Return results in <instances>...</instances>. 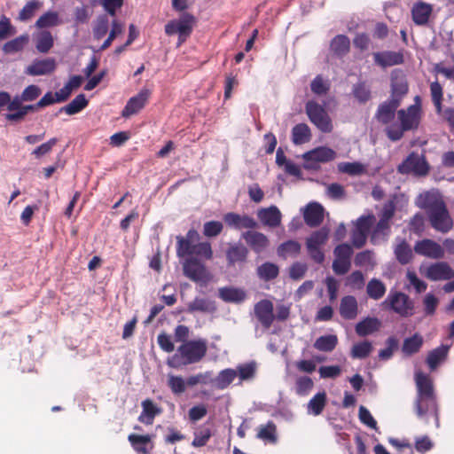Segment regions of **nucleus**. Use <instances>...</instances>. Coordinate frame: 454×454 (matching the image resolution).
<instances>
[{
	"label": "nucleus",
	"mask_w": 454,
	"mask_h": 454,
	"mask_svg": "<svg viewBox=\"0 0 454 454\" xmlns=\"http://www.w3.org/2000/svg\"><path fill=\"white\" fill-rule=\"evenodd\" d=\"M419 207L425 209L433 229L441 233H448L454 223L442 198L431 192L419 196Z\"/></svg>",
	"instance_id": "obj_1"
},
{
	"label": "nucleus",
	"mask_w": 454,
	"mask_h": 454,
	"mask_svg": "<svg viewBox=\"0 0 454 454\" xmlns=\"http://www.w3.org/2000/svg\"><path fill=\"white\" fill-rule=\"evenodd\" d=\"M207 351V343L204 339H197L182 343L167 364L174 369H180L189 364L200 362Z\"/></svg>",
	"instance_id": "obj_2"
},
{
	"label": "nucleus",
	"mask_w": 454,
	"mask_h": 454,
	"mask_svg": "<svg viewBox=\"0 0 454 454\" xmlns=\"http://www.w3.org/2000/svg\"><path fill=\"white\" fill-rule=\"evenodd\" d=\"M200 239L199 232L191 229L187 231L185 237L176 236V255L179 258L193 257L195 254L205 260H211L213 258V250L211 244L208 241L194 242Z\"/></svg>",
	"instance_id": "obj_3"
},
{
	"label": "nucleus",
	"mask_w": 454,
	"mask_h": 454,
	"mask_svg": "<svg viewBox=\"0 0 454 454\" xmlns=\"http://www.w3.org/2000/svg\"><path fill=\"white\" fill-rule=\"evenodd\" d=\"M397 118L400 125L391 124L385 129L387 137L391 141H398L403 137V133L409 130H414L419 128L421 114L419 105H411L406 109L397 111Z\"/></svg>",
	"instance_id": "obj_4"
},
{
	"label": "nucleus",
	"mask_w": 454,
	"mask_h": 454,
	"mask_svg": "<svg viewBox=\"0 0 454 454\" xmlns=\"http://www.w3.org/2000/svg\"><path fill=\"white\" fill-rule=\"evenodd\" d=\"M385 310L393 311L402 317H411L414 314V301L406 294L391 290L381 303Z\"/></svg>",
	"instance_id": "obj_5"
},
{
	"label": "nucleus",
	"mask_w": 454,
	"mask_h": 454,
	"mask_svg": "<svg viewBox=\"0 0 454 454\" xmlns=\"http://www.w3.org/2000/svg\"><path fill=\"white\" fill-rule=\"evenodd\" d=\"M395 202L394 200H387L383 204L380 213L379 214V221L372 230L371 235L372 242H376L380 238H387L391 231V220L395 216Z\"/></svg>",
	"instance_id": "obj_6"
},
{
	"label": "nucleus",
	"mask_w": 454,
	"mask_h": 454,
	"mask_svg": "<svg viewBox=\"0 0 454 454\" xmlns=\"http://www.w3.org/2000/svg\"><path fill=\"white\" fill-rule=\"evenodd\" d=\"M182 266L184 275L193 282L207 284L212 279L211 273L200 261V257H187Z\"/></svg>",
	"instance_id": "obj_7"
},
{
	"label": "nucleus",
	"mask_w": 454,
	"mask_h": 454,
	"mask_svg": "<svg viewBox=\"0 0 454 454\" xmlns=\"http://www.w3.org/2000/svg\"><path fill=\"white\" fill-rule=\"evenodd\" d=\"M194 24V16L188 12H184L179 19L173 20L165 26V32L168 35L177 34L178 45H180L190 36Z\"/></svg>",
	"instance_id": "obj_8"
},
{
	"label": "nucleus",
	"mask_w": 454,
	"mask_h": 454,
	"mask_svg": "<svg viewBox=\"0 0 454 454\" xmlns=\"http://www.w3.org/2000/svg\"><path fill=\"white\" fill-rule=\"evenodd\" d=\"M329 239V229L322 227L313 231L306 239V247L310 258L317 263L321 264L325 261V254L321 247L326 244Z\"/></svg>",
	"instance_id": "obj_9"
},
{
	"label": "nucleus",
	"mask_w": 454,
	"mask_h": 454,
	"mask_svg": "<svg viewBox=\"0 0 454 454\" xmlns=\"http://www.w3.org/2000/svg\"><path fill=\"white\" fill-rule=\"evenodd\" d=\"M305 110L309 121L320 131L329 133L333 130L331 118L324 106L315 101H309L306 103Z\"/></svg>",
	"instance_id": "obj_10"
},
{
	"label": "nucleus",
	"mask_w": 454,
	"mask_h": 454,
	"mask_svg": "<svg viewBox=\"0 0 454 454\" xmlns=\"http://www.w3.org/2000/svg\"><path fill=\"white\" fill-rule=\"evenodd\" d=\"M397 170L401 174H413L416 176H425L429 172V164L423 154L412 152L398 166Z\"/></svg>",
	"instance_id": "obj_11"
},
{
	"label": "nucleus",
	"mask_w": 454,
	"mask_h": 454,
	"mask_svg": "<svg viewBox=\"0 0 454 454\" xmlns=\"http://www.w3.org/2000/svg\"><path fill=\"white\" fill-rule=\"evenodd\" d=\"M352 254V246L348 243H342L335 247L333 249L334 260L332 267L336 275H345L349 271Z\"/></svg>",
	"instance_id": "obj_12"
},
{
	"label": "nucleus",
	"mask_w": 454,
	"mask_h": 454,
	"mask_svg": "<svg viewBox=\"0 0 454 454\" xmlns=\"http://www.w3.org/2000/svg\"><path fill=\"white\" fill-rule=\"evenodd\" d=\"M6 106L8 113L5 119L12 124L24 121V104H20L18 98H12L6 91H0V107Z\"/></svg>",
	"instance_id": "obj_13"
},
{
	"label": "nucleus",
	"mask_w": 454,
	"mask_h": 454,
	"mask_svg": "<svg viewBox=\"0 0 454 454\" xmlns=\"http://www.w3.org/2000/svg\"><path fill=\"white\" fill-rule=\"evenodd\" d=\"M415 382L417 387L418 406L419 410L420 403L423 400H427L433 403V396H434V385L430 377L423 372H417L415 374Z\"/></svg>",
	"instance_id": "obj_14"
},
{
	"label": "nucleus",
	"mask_w": 454,
	"mask_h": 454,
	"mask_svg": "<svg viewBox=\"0 0 454 454\" xmlns=\"http://www.w3.org/2000/svg\"><path fill=\"white\" fill-rule=\"evenodd\" d=\"M414 251L419 255L432 259H442L444 256V249L436 241L430 239H424L417 241Z\"/></svg>",
	"instance_id": "obj_15"
},
{
	"label": "nucleus",
	"mask_w": 454,
	"mask_h": 454,
	"mask_svg": "<svg viewBox=\"0 0 454 454\" xmlns=\"http://www.w3.org/2000/svg\"><path fill=\"white\" fill-rule=\"evenodd\" d=\"M151 91L148 89H142L136 96L130 98L124 106L121 116L129 118L131 115L137 114L146 105Z\"/></svg>",
	"instance_id": "obj_16"
},
{
	"label": "nucleus",
	"mask_w": 454,
	"mask_h": 454,
	"mask_svg": "<svg viewBox=\"0 0 454 454\" xmlns=\"http://www.w3.org/2000/svg\"><path fill=\"white\" fill-rule=\"evenodd\" d=\"M223 221L229 227L236 230H255L258 227V223L252 216L247 215H239L234 212L225 214L223 215Z\"/></svg>",
	"instance_id": "obj_17"
},
{
	"label": "nucleus",
	"mask_w": 454,
	"mask_h": 454,
	"mask_svg": "<svg viewBox=\"0 0 454 454\" xmlns=\"http://www.w3.org/2000/svg\"><path fill=\"white\" fill-rule=\"evenodd\" d=\"M241 238L255 254L262 253L270 246L268 237L265 234L254 230L244 231L241 234Z\"/></svg>",
	"instance_id": "obj_18"
},
{
	"label": "nucleus",
	"mask_w": 454,
	"mask_h": 454,
	"mask_svg": "<svg viewBox=\"0 0 454 454\" xmlns=\"http://www.w3.org/2000/svg\"><path fill=\"white\" fill-rule=\"evenodd\" d=\"M336 153L325 146H319L303 153L302 158L306 162L305 168H310L312 165L309 162H328L334 160Z\"/></svg>",
	"instance_id": "obj_19"
},
{
	"label": "nucleus",
	"mask_w": 454,
	"mask_h": 454,
	"mask_svg": "<svg viewBox=\"0 0 454 454\" xmlns=\"http://www.w3.org/2000/svg\"><path fill=\"white\" fill-rule=\"evenodd\" d=\"M273 309V303L267 299H263L254 305L255 317L266 329L271 326L275 319Z\"/></svg>",
	"instance_id": "obj_20"
},
{
	"label": "nucleus",
	"mask_w": 454,
	"mask_h": 454,
	"mask_svg": "<svg viewBox=\"0 0 454 454\" xmlns=\"http://www.w3.org/2000/svg\"><path fill=\"white\" fill-rule=\"evenodd\" d=\"M425 276L432 280H449L454 277V270L445 262L432 263L427 268Z\"/></svg>",
	"instance_id": "obj_21"
},
{
	"label": "nucleus",
	"mask_w": 454,
	"mask_h": 454,
	"mask_svg": "<svg viewBox=\"0 0 454 454\" xmlns=\"http://www.w3.org/2000/svg\"><path fill=\"white\" fill-rule=\"evenodd\" d=\"M408 92V83L405 75L402 71L395 70L391 74V97L392 99H398L401 103L402 98Z\"/></svg>",
	"instance_id": "obj_22"
},
{
	"label": "nucleus",
	"mask_w": 454,
	"mask_h": 454,
	"mask_svg": "<svg viewBox=\"0 0 454 454\" xmlns=\"http://www.w3.org/2000/svg\"><path fill=\"white\" fill-rule=\"evenodd\" d=\"M401 103L398 99L389 98L388 100L380 104L375 114V117L379 122L382 124H388L395 117L396 109Z\"/></svg>",
	"instance_id": "obj_23"
},
{
	"label": "nucleus",
	"mask_w": 454,
	"mask_h": 454,
	"mask_svg": "<svg viewBox=\"0 0 454 454\" xmlns=\"http://www.w3.org/2000/svg\"><path fill=\"white\" fill-rule=\"evenodd\" d=\"M303 218L305 223L315 228L319 226L324 220V208L317 202L309 203L304 209Z\"/></svg>",
	"instance_id": "obj_24"
},
{
	"label": "nucleus",
	"mask_w": 454,
	"mask_h": 454,
	"mask_svg": "<svg viewBox=\"0 0 454 454\" xmlns=\"http://www.w3.org/2000/svg\"><path fill=\"white\" fill-rule=\"evenodd\" d=\"M249 251L241 243L231 244L226 250V261L229 266H234L236 263H244L247 260Z\"/></svg>",
	"instance_id": "obj_25"
},
{
	"label": "nucleus",
	"mask_w": 454,
	"mask_h": 454,
	"mask_svg": "<svg viewBox=\"0 0 454 454\" xmlns=\"http://www.w3.org/2000/svg\"><path fill=\"white\" fill-rule=\"evenodd\" d=\"M433 12V6L430 4L419 1L411 8L412 20L416 25L424 26L429 21Z\"/></svg>",
	"instance_id": "obj_26"
},
{
	"label": "nucleus",
	"mask_w": 454,
	"mask_h": 454,
	"mask_svg": "<svg viewBox=\"0 0 454 454\" xmlns=\"http://www.w3.org/2000/svg\"><path fill=\"white\" fill-rule=\"evenodd\" d=\"M128 440L137 454H151L153 444L152 443V437L150 434L140 435L130 434L128 436Z\"/></svg>",
	"instance_id": "obj_27"
},
{
	"label": "nucleus",
	"mask_w": 454,
	"mask_h": 454,
	"mask_svg": "<svg viewBox=\"0 0 454 454\" xmlns=\"http://www.w3.org/2000/svg\"><path fill=\"white\" fill-rule=\"evenodd\" d=\"M339 312L342 318L346 320H353L358 314V304L355 296L346 295L341 298Z\"/></svg>",
	"instance_id": "obj_28"
},
{
	"label": "nucleus",
	"mask_w": 454,
	"mask_h": 454,
	"mask_svg": "<svg viewBox=\"0 0 454 454\" xmlns=\"http://www.w3.org/2000/svg\"><path fill=\"white\" fill-rule=\"evenodd\" d=\"M257 215L261 222L266 226L275 228L281 223V212L276 206L262 208Z\"/></svg>",
	"instance_id": "obj_29"
},
{
	"label": "nucleus",
	"mask_w": 454,
	"mask_h": 454,
	"mask_svg": "<svg viewBox=\"0 0 454 454\" xmlns=\"http://www.w3.org/2000/svg\"><path fill=\"white\" fill-rule=\"evenodd\" d=\"M381 322L377 317H366L356 325L355 330L358 336L364 337L378 332Z\"/></svg>",
	"instance_id": "obj_30"
},
{
	"label": "nucleus",
	"mask_w": 454,
	"mask_h": 454,
	"mask_svg": "<svg viewBox=\"0 0 454 454\" xmlns=\"http://www.w3.org/2000/svg\"><path fill=\"white\" fill-rule=\"evenodd\" d=\"M56 64L54 59H44L35 61L26 69V74L29 75H44L54 71Z\"/></svg>",
	"instance_id": "obj_31"
},
{
	"label": "nucleus",
	"mask_w": 454,
	"mask_h": 454,
	"mask_svg": "<svg viewBox=\"0 0 454 454\" xmlns=\"http://www.w3.org/2000/svg\"><path fill=\"white\" fill-rule=\"evenodd\" d=\"M142 413L138 420L145 425H152L154 418L161 413V409L158 407L151 399H145L142 402Z\"/></svg>",
	"instance_id": "obj_32"
},
{
	"label": "nucleus",
	"mask_w": 454,
	"mask_h": 454,
	"mask_svg": "<svg viewBox=\"0 0 454 454\" xmlns=\"http://www.w3.org/2000/svg\"><path fill=\"white\" fill-rule=\"evenodd\" d=\"M215 310L216 306L215 301L202 297H196L187 305V312L189 313H214Z\"/></svg>",
	"instance_id": "obj_33"
},
{
	"label": "nucleus",
	"mask_w": 454,
	"mask_h": 454,
	"mask_svg": "<svg viewBox=\"0 0 454 454\" xmlns=\"http://www.w3.org/2000/svg\"><path fill=\"white\" fill-rule=\"evenodd\" d=\"M237 377V372L234 369L228 368L222 370L213 380V387L219 390L227 388Z\"/></svg>",
	"instance_id": "obj_34"
},
{
	"label": "nucleus",
	"mask_w": 454,
	"mask_h": 454,
	"mask_svg": "<svg viewBox=\"0 0 454 454\" xmlns=\"http://www.w3.org/2000/svg\"><path fill=\"white\" fill-rule=\"evenodd\" d=\"M449 346L441 345L436 348L431 350L427 357V364L431 371H434L437 366L445 360L448 356Z\"/></svg>",
	"instance_id": "obj_35"
},
{
	"label": "nucleus",
	"mask_w": 454,
	"mask_h": 454,
	"mask_svg": "<svg viewBox=\"0 0 454 454\" xmlns=\"http://www.w3.org/2000/svg\"><path fill=\"white\" fill-rule=\"evenodd\" d=\"M423 343V337L419 333H416L403 340L402 351L406 356H412L420 350Z\"/></svg>",
	"instance_id": "obj_36"
},
{
	"label": "nucleus",
	"mask_w": 454,
	"mask_h": 454,
	"mask_svg": "<svg viewBox=\"0 0 454 454\" xmlns=\"http://www.w3.org/2000/svg\"><path fill=\"white\" fill-rule=\"evenodd\" d=\"M311 139V131L306 123H299L292 129V141L294 145H303Z\"/></svg>",
	"instance_id": "obj_37"
},
{
	"label": "nucleus",
	"mask_w": 454,
	"mask_h": 454,
	"mask_svg": "<svg viewBox=\"0 0 454 454\" xmlns=\"http://www.w3.org/2000/svg\"><path fill=\"white\" fill-rule=\"evenodd\" d=\"M257 276L263 281H271L278 278L279 274V268L277 264L266 262L256 269Z\"/></svg>",
	"instance_id": "obj_38"
},
{
	"label": "nucleus",
	"mask_w": 454,
	"mask_h": 454,
	"mask_svg": "<svg viewBox=\"0 0 454 454\" xmlns=\"http://www.w3.org/2000/svg\"><path fill=\"white\" fill-rule=\"evenodd\" d=\"M219 297L226 302H241L246 298V293L239 288L223 287L219 289Z\"/></svg>",
	"instance_id": "obj_39"
},
{
	"label": "nucleus",
	"mask_w": 454,
	"mask_h": 454,
	"mask_svg": "<svg viewBox=\"0 0 454 454\" xmlns=\"http://www.w3.org/2000/svg\"><path fill=\"white\" fill-rule=\"evenodd\" d=\"M301 246L296 240H287L280 244L277 249L278 255L281 258H287L288 256L295 257L301 252Z\"/></svg>",
	"instance_id": "obj_40"
},
{
	"label": "nucleus",
	"mask_w": 454,
	"mask_h": 454,
	"mask_svg": "<svg viewBox=\"0 0 454 454\" xmlns=\"http://www.w3.org/2000/svg\"><path fill=\"white\" fill-rule=\"evenodd\" d=\"M326 394L325 391L317 393L308 403V412L314 416L320 415L326 405Z\"/></svg>",
	"instance_id": "obj_41"
},
{
	"label": "nucleus",
	"mask_w": 454,
	"mask_h": 454,
	"mask_svg": "<svg viewBox=\"0 0 454 454\" xmlns=\"http://www.w3.org/2000/svg\"><path fill=\"white\" fill-rule=\"evenodd\" d=\"M387 287L385 284L378 279L372 278L366 286V293L369 298L379 301L386 294Z\"/></svg>",
	"instance_id": "obj_42"
},
{
	"label": "nucleus",
	"mask_w": 454,
	"mask_h": 454,
	"mask_svg": "<svg viewBox=\"0 0 454 454\" xmlns=\"http://www.w3.org/2000/svg\"><path fill=\"white\" fill-rule=\"evenodd\" d=\"M89 104L84 94L77 95L69 104L61 107L59 113L65 112L69 115L78 114L84 109Z\"/></svg>",
	"instance_id": "obj_43"
},
{
	"label": "nucleus",
	"mask_w": 454,
	"mask_h": 454,
	"mask_svg": "<svg viewBox=\"0 0 454 454\" xmlns=\"http://www.w3.org/2000/svg\"><path fill=\"white\" fill-rule=\"evenodd\" d=\"M338 344V338L336 335L328 334L318 337L314 342V348L319 351L331 352Z\"/></svg>",
	"instance_id": "obj_44"
},
{
	"label": "nucleus",
	"mask_w": 454,
	"mask_h": 454,
	"mask_svg": "<svg viewBox=\"0 0 454 454\" xmlns=\"http://www.w3.org/2000/svg\"><path fill=\"white\" fill-rule=\"evenodd\" d=\"M57 102L58 100L55 94H52V92L49 91L37 103L33 105H24V120L26 119V116L28 113L35 112L40 108H43Z\"/></svg>",
	"instance_id": "obj_45"
},
{
	"label": "nucleus",
	"mask_w": 454,
	"mask_h": 454,
	"mask_svg": "<svg viewBox=\"0 0 454 454\" xmlns=\"http://www.w3.org/2000/svg\"><path fill=\"white\" fill-rule=\"evenodd\" d=\"M396 260L403 265L409 263L412 259V251L406 240L403 239L395 247Z\"/></svg>",
	"instance_id": "obj_46"
},
{
	"label": "nucleus",
	"mask_w": 454,
	"mask_h": 454,
	"mask_svg": "<svg viewBox=\"0 0 454 454\" xmlns=\"http://www.w3.org/2000/svg\"><path fill=\"white\" fill-rule=\"evenodd\" d=\"M36 49L41 53H47L53 46V37L50 31L43 30L36 35Z\"/></svg>",
	"instance_id": "obj_47"
},
{
	"label": "nucleus",
	"mask_w": 454,
	"mask_h": 454,
	"mask_svg": "<svg viewBox=\"0 0 454 454\" xmlns=\"http://www.w3.org/2000/svg\"><path fill=\"white\" fill-rule=\"evenodd\" d=\"M338 170L349 176H360L366 172L365 167L357 161L340 162L338 164Z\"/></svg>",
	"instance_id": "obj_48"
},
{
	"label": "nucleus",
	"mask_w": 454,
	"mask_h": 454,
	"mask_svg": "<svg viewBox=\"0 0 454 454\" xmlns=\"http://www.w3.org/2000/svg\"><path fill=\"white\" fill-rule=\"evenodd\" d=\"M167 385L175 395H180L186 391L185 380L182 376L169 374Z\"/></svg>",
	"instance_id": "obj_49"
},
{
	"label": "nucleus",
	"mask_w": 454,
	"mask_h": 454,
	"mask_svg": "<svg viewBox=\"0 0 454 454\" xmlns=\"http://www.w3.org/2000/svg\"><path fill=\"white\" fill-rule=\"evenodd\" d=\"M349 46L350 41L344 35H336L331 43V49L337 55L346 54L349 50Z\"/></svg>",
	"instance_id": "obj_50"
},
{
	"label": "nucleus",
	"mask_w": 454,
	"mask_h": 454,
	"mask_svg": "<svg viewBox=\"0 0 454 454\" xmlns=\"http://www.w3.org/2000/svg\"><path fill=\"white\" fill-rule=\"evenodd\" d=\"M372 351V345L368 340H364L362 342L354 344L351 351L350 356L352 358L355 359H364L367 357L371 352Z\"/></svg>",
	"instance_id": "obj_51"
},
{
	"label": "nucleus",
	"mask_w": 454,
	"mask_h": 454,
	"mask_svg": "<svg viewBox=\"0 0 454 454\" xmlns=\"http://www.w3.org/2000/svg\"><path fill=\"white\" fill-rule=\"evenodd\" d=\"M420 408H421V411L419 410V408L418 406V399H416L415 400V411H416V414L418 417L423 418L427 413H433L435 417H437L438 408H437L435 395L433 396V403L432 404H431V402H429L427 400H423L420 403Z\"/></svg>",
	"instance_id": "obj_52"
},
{
	"label": "nucleus",
	"mask_w": 454,
	"mask_h": 454,
	"mask_svg": "<svg viewBox=\"0 0 454 454\" xmlns=\"http://www.w3.org/2000/svg\"><path fill=\"white\" fill-rule=\"evenodd\" d=\"M257 437L270 443H276L278 441L276 425L272 421H269L265 426H262Z\"/></svg>",
	"instance_id": "obj_53"
},
{
	"label": "nucleus",
	"mask_w": 454,
	"mask_h": 454,
	"mask_svg": "<svg viewBox=\"0 0 454 454\" xmlns=\"http://www.w3.org/2000/svg\"><path fill=\"white\" fill-rule=\"evenodd\" d=\"M28 43V35H24L16 37L13 40L7 42L4 47L3 51L5 54H13L22 50L25 45Z\"/></svg>",
	"instance_id": "obj_54"
},
{
	"label": "nucleus",
	"mask_w": 454,
	"mask_h": 454,
	"mask_svg": "<svg viewBox=\"0 0 454 454\" xmlns=\"http://www.w3.org/2000/svg\"><path fill=\"white\" fill-rule=\"evenodd\" d=\"M61 24L59 14L56 12H48L42 15L35 22L38 28L55 27Z\"/></svg>",
	"instance_id": "obj_55"
},
{
	"label": "nucleus",
	"mask_w": 454,
	"mask_h": 454,
	"mask_svg": "<svg viewBox=\"0 0 454 454\" xmlns=\"http://www.w3.org/2000/svg\"><path fill=\"white\" fill-rule=\"evenodd\" d=\"M41 94L42 90L37 85L31 84L26 87L20 95H16L15 98H18L20 104H23V102L35 100Z\"/></svg>",
	"instance_id": "obj_56"
},
{
	"label": "nucleus",
	"mask_w": 454,
	"mask_h": 454,
	"mask_svg": "<svg viewBox=\"0 0 454 454\" xmlns=\"http://www.w3.org/2000/svg\"><path fill=\"white\" fill-rule=\"evenodd\" d=\"M430 91L432 96L433 103L435 106L436 113L438 114H442V88L441 84L438 82H434L430 85Z\"/></svg>",
	"instance_id": "obj_57"
},
{
	"label": "nucleus",
	"mask_w": 454,
	"mask_h": 454,
	"mask_svg": "<svg viewBox=\"0 0 454 454\" xmlns=\"http://www.w3.org/2000/svg\"><path fill=\"white\" fill-rule=\"evenodd\" d=\"M313 387V380L308 376H301L295 381V392L298 395H307Z\"/></svg>",
	"instance_id": "obj_58"
},
{
	"label": "nucleus",
	"mask_w": 454,
	"mask_h": 454,
	"mask_svg": "<svg viewBox=\"0 0 454 454\" xmlns=\"http://www.w3.org/2000/svg\"><path fill=\"white\" fill-rule=\"evenodd\" d=\"M212 436L211 429L208 427H203L194 432V438L192 442V445L195 448L205 446Z\"/></svg>",
	"instance_id": "obj_59"
},
{
	"label": "nucleus",
	"mask_w": 454,
	"mask_h": 454,
	"mask_svg": "<svg viewBox=\"0 0 454 454\" xmlns=\"http://www.w3.org/2000/svg\"><path fill=\"white\" fill-rule=\"evenodd\" d=\"M59 139L57 137L50 138L47 142L43 143L32 151V155L35 159H41L42 157L49 154L52 148L58 144Z\"/></svg>",
	"instance_id": "obj_60"
},
{
	"label": "nucleus",
	"mask_w": 454,
	"mask_h": 454,
	"mask_svg": "<svg viewBox=\"0 0 454 454\" xmlns=\"http://www.w3.org/2000/svg\"><path fill=\"white\" fill-rule=\"evenodd\" d=\"M108 27L109 20L106 15L98 17L95 26L93 27L94 37L98 40L103 38L108 31Z\"/></svg>",
	"instance_id": "obj_61"
},
{
	"label": "nucleus",
	"mask_w": 454,
	"mask_h": 454,
	"mask_svg": "<svg viewBox=\"0 0 454 454\" xmlns=\"http://www.w3.org/2000/svg\"><path fill=\"white\" fill-rule=\"evenodd\" d=\"M237 376L240 380H251L254 377L256 372V364L254 362H250L245 364H239L237 367Z\"/></svg>",
	"instance_id": "obj_62"
},
{
	"label": "nucleus",
	"mask_w": 454,
	"mask_h": 454,
	"mask_svg": "<svg viewBox=\"0 0 454 454\" xmlns=\"http://www.w3.org/2000/svg\"><path fill=\"white\" fill-rule=\"evenodd\" d=\"M310 88L314 94L325 95L330 90V82L321 75H317L311 82Z\"/></svg>",
	"instance_id": "obj_63"
},
{
	"label": "nucleus",
	"mask_w": 454,
	"mask_h": 454,
	"mask_svg": "<svg viewBox=\"0 0 454 454\" xmlns=\"http://www.w3.org/2000/svg\"><path fill=\"white\" fill-rule=\"evenodd\" d=\"M223 224L219 221H208L203 225V234L207 238H214L221 234Z\"/></svg>",
	"instance_id": "obj_64"
}]
</instances>
